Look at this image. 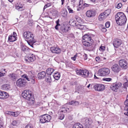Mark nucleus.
Returning a JSON list of instances; mask_svg holds the SVG:
<instances>
[{"label":"nucleus","mask_w":128,"mask_h":128,"mask_svg":"<svg viewBox=\"0 0 128 128\" xmlns=\"http://www.w3.org/2000/svg\"><path fill=\"white\" fill-rule=\"evenodd\" d=\"M83 45L88 47V50L89 51L93 50L94 49V45L93 44V40L91 38L90 35L85 34L82 37Z\"/></svg>","instance_id":"nucleus-1"},{"label":"nucleus","mask_w":128,"mask_h":128,"mask_svg":"<svg viewBox=\"0 0 128 128\" xmlns=\"http://www.w3.org/2000/svg\"><path fill=\"white\" fill-rule=\"evenodd\" d=\"M115 18L117 23L120 26L125 24L127 20L126 16L122 12L117 13L115 16Z\"/></svg>","instance_id":"nucleus-2"},{"label":"nucleus","mask_w":128,"mask_h":128,"mask_svg":"<svg viewBox=\"0 0 128 128\" xmlns=\"http://www.w3.org/2000/svg\"><path fill=\"white\" fill-rule=\"evenodd\" d=\"M22 96L23 97L28 100V103L30 105L34 104V98L32 95L31 92L30 90H25L22 93Z\"/></svg>","instance_id":"nucleus-3"},{"label":"nucleus","mask_w":128,"mask_h":128,"mask_svg":"<svg viewBox=\"0 0 128 128\" xmlns=\"http://www.w3.org/2000/svg\"><path fill=\"white\" fill-rule=\"evenodd\" d=\"M23 36L28 44L34 48L33 44L35 42L34 40V36L32 33L29 31H26L24 32Z\"/></svg>","instance_id":"nucleus-4"},{"label":"nucleus","mask_w":128,"mask_h":128,"mask_svg":"<svg viewBox=\"0 0 128 128\" xmlns=\"http://www.w3.org/2000/svg\"><path fill=\"white\" fill-rule=\"evenodd\" d=\"M76 72L78 74L82 75L84 77L90 78L93 75L92 73H89L88 71L86 70H76Z\"/></svg>","instance_id":"nucleus-5"},{"label":"nucleus","mask_w":128,"mask_h":128,"mask_svg":"<svg viewBox=\"0 0 128 128\" xmlns=\"http://www.w3.org/2000/svg\"><path fill=\"white\" fill-rule=\"evenodd\" d=\"M110 73V70L109 68H104L99 69L98 74L101 76H105L108 75Z\"/></svg>","instance_id":"nucleus-6"},{"label":"nucleus","mask_w":128,"mask_h":128,"mask_svg":"<svg viewBox=\"0 0 128 128\" xmlns=\"http://www.w3.org/2000/svg\"><path fill=\"white\" fill-rule=\"evenodd\" d=\"M40 122L41 123H44L49 122L51 118L49 115L46 114L42 115L40 117Z\"/></svg>","instance_id":"nucleus-7"},{"label":"nucleus","mask_w":128,"mask_h":128,"mask_svg":"<svg viewBox=\"0 0 128 128\" xmlns=\"http://www.w3.org/2000/svg\"><path fill=\"white\" fill-rule=\"evenodd\" d=\"M22 77L28 81H31V83L33 84L35 83V80L36 77L33 74L29 76L26 74H24L22 76Z\"/></svg>","instance_id":"nucleus-8"},{"label":"nucleus","mask_w":128,"mask_h":128,"mask_svg":"<svg viewBox=\"0 0 128 128\" xmlns=\"http://www.w3.org/2000/svg\"><path fill=\"white\" fill-rule=\"evenodd\" d=\"M25 78L22 79L20 78L16 82V84L17 86L20 87H24L26 85V81L25 80Z\"/></svg>","instance_id":"nucleus-9"},{"label":"nucleus","mask_w":128,"mask_h":128,"mask_svg":"<svg viewBox=\"0 0 128 128\" xmlns=\"http://www.w3.org/2000/svg\"><path fill=\"white\" fill-rule=\"evenodd\" d=\"M122 84L120 82L112 84L110 86V89L115 92H117L118 90L121 86Z\"/></svg>","instance_id":"nucleus-10"},{"label":"nucleus","mask_w":128,"mask_h":128,"mask_svg":"<svg viewBox=\"0 0 128 128\" xmlns=\"http://www.w3.org/2000/svg\"><path fill=\"white\" fill-rule=\"evenodd\" d=\"M96 11L94 9L88 10L86 11V16L89 18L94 17L96 15Z\"/></svg>","instance_id":"nucleus-11"},{"label":"nucleus","mask_w":128,"mask_h":128,"mask_svg":"<svg viewBox=\"0 0 128 128\" xmlns=\"http://www.w3.org/2000/svg\"><path fill=\"white\" fill-rule=\"evenodd\" d=\"M93 88L96 90L98 91H102L104 89V85L99 84H94Z\"/></svg>","instance_id":"nucleus-12"},{"label":"nucleus","mask_w":128,"mask_h":128,"mask_svg":"<svg viewBox=\"0 0 128 128\" xmlns=\"http://www.w3.org/2000/svg\"><path fill=\"white\" fill-rule=\"evenodd\" d=\"M119 64L120 66L122 68L126 69L128 67V63L124 60H121L119 61Z\"/></svg>","instance_id":"nucleus-13"},{"label":"nucleus","mask_w":128,"mask_h":128,"mask_svg":"<svg viewBox=\"0 0 128 128\" xmlns=\"http://www.w3.org/2000/svg\"><path fill=\"white\" fill-rule=\"evenodd\" d=\"M50 50L53 53L59 54L61 52L60 49L58 47H52L50 48Z\"/></svg>","instance_id":"nucleus-14"},{"label":"nucleus","mask_w":128,"mask_h":128,"mask_svg":"<svg viewBox=\"0 0 128 128\" xmlns=\"http://www.w3.org/2000/svg\"><path fill=\"white\" fill-rule=\"evenodd\" d=\"M124 104L125 106L124 109L125 111L124 114L128 116V94L127 96L126 99L124 102Z\"/></svg>","instance_id":"nucleus-15"},{"label":"nucleus","mask_w":128,"mask_h":128,"mask_svg":"<svg viewBox=\"0 0 128 128\" xmlns=\"http://www.w3.org/2000/svg\"><path fill=\"white\" fill-rule=\"evenodd\" d=\"M36 58L32 54L29 55L28 57L25 59V60L26 62L30 63L31 62H33L35 60Z\"/></svg>","instance_id":"nucleus-16"},{"label":"nucleus","mask_w":128,"mask_h":128,"mask_svg":"<svg viewBox=\"0 0 128 128\" xmlns=\"http://www.w3.org/2000/svg\"><path fill=\"white\" fill-rule=\"evenodd\" d=\"M113 44L114 47L117 48L120 46L122 42L121 40L119 39H115L114 40Z\"/></svg>","instance_id":"nucleus-17"},{"label":"nucleus","mask_w":128,"mask_h":128,"mask_svg":"<svg viewBox=\"0 0 128 128\" xmlns=\"http://www.w3.org/2000/svg\"><path fill=\"white\" fill-rule=\"evenodd\" d=\"M112 70L114 72L118 73L120 70V68L119 65L117 64H115L112 67Z\"/></svg>","instance_id":"nucleus-18"},{"label":"nucleus","mask_w":128,"mask_h":128,"mask_svg":"<svg viewBox=\"0 0 128 128\" xmlns=\"http://www.w3.org/2000/svg\"><path fill=\"white\" fill-rule=\"evenodd\" d=\"M8 97V95L6 92L0 90V98L4 99L7 98Z\"/></svg>","instance_id":"nucleus-19"},{"label":"nucleus","mask_w":128,"mask_h":128,"mask_svg":"<svg viewBox=\"0 0 128 128\" xmlns=\"http://www.w3.org/2000/svg\"><path fill=\"white\" fill-rule=\"evenodd\" d=\"M72 110V108H66L64 107L61 108L59 112L61 113L62 112L65 113L67 112H70Z\"/></svg>","instance_id":"nucleus-20"},{"label":"nucleus","mask_w":128,"mask_h":128,"mask_svg":"<svg viewBox=\"0 0 128 128\" xmlns=\"http://www.w3.org/2000/svg\"><path fill=\"white\" fill-rule=\"evenodd\" d=\"M92 122L91 120L90 119L88 118H87L86 119L85 121L84 126L86 128H88Z\"/></svg>","instance_id":"nucleus-21"},{"label":"nucleus","mask_w":128,"mask_h":128,"mask_svg":"<svg viewBox=\"0 0 128 128\" xmlns=\"http://www.w3.org/2000/svg\"><path fill=\"white\" fill-rule=\"evenodd\" d=\"M46 75V74L45 72L42 71L40 72L38 74V78L39 79H42L44 78Z\"/></svg>","instance_id":"nucleus-22"},{"label":"nucleus","mask_w":128,"mask_h":128,"mask_svg":"<svg viewBox=\"0 0 128 128\" xmlns=\"http://www.w3.org/2000/svg\"><path fill=\"white\" fill-rule=\"evenodd\" d=\"M123 80L124 82L123 85L126 89L128 87V78L126 76H124L123 78Z\"/></svg>","instance_id":"nucleus-23"},{"label":"nucleus","mask_w":128,"mask_h":128,"mask_svg":"<svg viewBox=\"0 0 128 128\" xmlns=\"http://www.w3.org/2000/svg\"><path fill=\"white\" fill-rule=\"evenodd\" d=\"M10 85L8 84H4L1 87L2 89L4 90H10Z\"/></svg>","instance_id":"nucleus-24"},{"label":"nucleus","mask_w":128,"mask_h":128,"mask_svg":"<svg viewBox=\"0 0 128 128\" xmlns=\"http://www.w3.org/2000/svg\"><path fill=\"white\" fill-rule=\"evenodd\" d=\"M107 16L103 12L101 13L98 16V19L102 21L105 19Z\"/></svg>","instance_id":"nucleus-25"},{"label":"nucleus","mask_w":128,"mask_h":128,"mask_svg":"<svg viewBox=\"0 0 128 128\" xmlns=\"http://www.w3.org/2000/svg\"><path fill=\"white\" fill-rule=\"evenodd\" d=\"M21 50L26 53L28 52L29 49L26 46L22 45L21 46Z\"/></svg>","instance_id":"nucleus-26"},{"label":"nucleus","mask_w":128,"mask_h":128,"mask_svg":"<svg viewBox=\"0 0 128 128\" xmlns=\"http://www.w3.org/2000/svg\"><path fill=\"white\" fill-rule=\"evenodd\" d=\"M69 23L71 26H77V25L76 24V21L74 20L73 19H71L70 20L69 22Z\"/></svg>","instance_id":"nucleus-27"},{"label":"nucleus","mask_w":128,"mask_h":128,"mask_svg":"<svg viewBox=\"0 0 128 128\" xmlns=\"http://www.w3.org/2000/svg\"><path fill=\"white\" fill-rule=\"evenodd\" d=\"M54 71V70L52 68H49L47 69L46 71L47 74L50 76Z\"/></svg>","instance_id":"nucleus-28"},{"label":"nucleus","mask_w":128,"mask_h":128,"mask_svg":"<svg viewBox=\"0 0 128 128\" xmlns=\"http://www.w3.org/2000/svg\"><path fill=\"white\" fill-rule=\"evenodd\" d=\"M8 40L10 42H13L17 40V38H15L11 35L9 36Z\"/></svg>","instance_id":"nucleus-29"},{"label":"nucleus","mask_w":128,"mask_h":128,"mask_svg":"<svg viewBox=\"0 0 128 128\" xmlns=\"http://www.w3.org/2000/svg\"><path fill=\"white\" fill-rule=\"evenodd\" d=\"M8 76L12 80H15L16 78V75L14 74H10L8 75Z\"/></svg>","instance_id":"nucleus-30"},{"label":"nucleus","mask_w":128,"mask_h":128,"mask_svg":"<svg viewBox=\"0 0 128 128\" xmlns=\"http://www.w3.org/2000/svg\"><path fill=\"white\" fill-rule=\"evenodd\" d=\"M61 14L64 17H66L68 14V12L66 10H64L61 12Z\"/></svg>","instance_id":"nucleus-31"},{"label":"nucleus","mask_w":128,"mask_h":128,"mask_svg":"<svg viewBox=\"0 0 128 128\" xmlns=\"http://www.w3.org/2000/svg\"><path fill=\"white\" fill-rule=\"evenodd\" d=\"M77 26L78 28L81 30H85L86 28V26L80 24H78Z\"/></svg>","instance_id":"nucleus-32"},{"label":"nucleus","mask_w":128,"mask_h":128,"mask_svg":"<svg viewBox=\"0 0 128 128\" xmlns=\"http://www.w3.org/2000/svg\"><path fill=\"white\" fill-rule=\"evenodd\" d=\"M81 56V54H80L76 53V54L73 57H72L71 59L74 61H75L76 58L78 59L79 57Z\"/></svg>","instance_id":"nucleus-33"},{"label":"nucleus","mask_w":128,"mask_h":128,"mask_svg":"<svg viewBox=\"0 0 128 128\" xmlns=\"http://www.w3.org/2000/svg\"><path fill=\"white\" fill-rule=\"evenodd\" d=\"M83 126L80 123H78L74 124L72 128H83Z\"/></svg>","instance_id":"nucleus-34"},{"label":"nucleus","mask_w":128,"mask_h":128,"mask_svg":"<svg viewBox=\"0 0 128 128\" xmlns=\"http://www.w3.org/2000/svg\"><path fill=\"white\" fill-rule=\"evenodd\" d=\"M53 77L54 79L56 80L59 79L60 77V74L58 73H54V75H53Z\"/></svg>","instance_id":"nucleus-35"},{"label":"nucleus","mask_w":128,"mask_h":128,"mask_svg":"<svg viewBox=\"0 0 128 128\" xmlns=\"http://www.w3.org/2000/svg\"><path fill=\"white\" fill-rule=\"evenodd\" d=\"M45 80L48 83H50L52 81L50 76L49 75L48 76H47L46 77Z\"/></svg>","instance_id":"nucleus-36"},{"label":"nucleus","mask_w":128,"mask_h":128,"mask_svg":"<svg viewBox=\"0 0 128 128\" xmlns=\"http://www.w3.org/2000/svg\"><path fill=\"white\" fill-rule=\"evenodd\" d=\"M16 8L18 10L21 11L24 9L22 5L20 6L18 5H16Z\"/></svg>","instance_id":"nucleus-37"},{"label":"nucleus","mask_w":128,"mask_h":128,"mask_svg":"<svg viewBox=\"0 0 128 128\" xmlns=\"http://www.w3.org/2000/svg\"><path fill=\"white\" fill-rule=\"evenodd\" d=\"M76 89L78 91H81L84 89V87L82 86L79 85L76 88Z\"/></svg>","instance_id":"nucleus-38"},{"label":"nucleus","mask_w":128,"mask_h":128,"mask_svg":"<svg viewBox=\"0 0 128 128\" xmlns=\"http://www.w3.org/2000/svg\"><path fill=\"white\" fill-rule=\"evenodd\" d=\"M111 12V10L110 9H108L104 12L103 13L104 14L107 16H108L110 13Z\"/></svg>","instance_id":"nucleus-39"},{"label":"nucleus","mask_w":128,"mask_h":128,"mask_svg":"<svg viewBox=\"0 0 128 128\" xmlns=\"http://www.w3.org/2000/svg\"><path fill=\"white\" fill-rule=\"evenodd\" d=\"M33 126L32 124H29L26 125L25 127V128H33Z\"/></svg>","instance_id":"nucleus-40"},{"label":"nucleus","mask_w":128,"mask_h":128,"mask_svg":"<svg viewBox=\"0 0 128 128\" xmlns=\"http://www.w3.org/2000/svg\"><path fill=\"white\" fill-rule=\"evenodd\" d=\"M60 30L62 31V32L63 33L66 32L67 31V30L66 29V28L64 27H62L60 28Z\"/></svg>","instance_id":"nucleus-41"},{"label":"nucleus","mask_w":128,"mask_h":128,"mask_svg":"<svg viewBox=\"0 0 128 128\" xmlns=\"http://www.w3.org/2000/svg\"><path fill=\"white\" fill-rule=\"evenodd\" d=\"M67 8L68 9L70 13H72L74 12L73 10L69 6H68Z\"/></svg>","instance_id":"nucleus-42"},{"label":"nucleus","mask_w":128,"mask_h":128,"mask_svg":"<svg viewBox=\"0 0 128 128\" xmlns=\"http://www.w3.org/2000/svg\"><path fill=\"white\" fill-rule=\"evenodd\" d=\"M75 18L78 22L80 23L81 22V20L80 18L78 16H75Z\"/></svg>","instance_id":"nucleus-43"},{"label":"nucleus","mask_w":128,"mask_h":128,"mask_svg":"<svg viewBox=\"0 0 128 128\" xmlns=\"http://www.w3.org/2000/svg\"><path fill=\"white\" fill-rule=\"evenodd\" d=\"M103 80H104L108 82H110L112 80V78H103Z\"/></svg>","instance_id":"nucleus-44"},{"label":"nucleus","mask_w":128,"mask_h":128,"mask_svg":"<svg viewBox=\"0 0 128 128\" xmlns=\"http://www.w3.org/2000/svg\"><path fill=\"white\" fill-rule=\"evenodd\" d=\"M110 23L109 22H106L105 24V26L106 28H108L110 26Z\"/></svg>","instance_id":"nucleus-45"},{"label":"nucleus","mask_w":128,"mask_h":128,"mask_svg":"<svg viewBox=\"0 0 128 128\" xmlns=\"http://www.w3.org/2000/svg\"><path fill=\"white\" fill-rule=\"evenodd\" d=\"M1 6L3 7H6V5L5 4L4 2L2 1H1Z\"/></svg>","instance_id":"nucleus-46"},{"label":"nucleus","mask_w":128,"mask_h":128,"mask_svg":"<svg viewBox=\"0 0 128 128\" xmlns=\"http://www.w3.org/2000/svg\"><path fill=\"white\" fill-rule=\"evenodd\" d=\"M6 75V73L0 72V78Z\"/></svg>","instance_id":"nucleus-47"},{"label":"nucleus","mask_w":128,"mask_h":128,"mask_svg":"<svg viewBox=\"0 0 128 128\" xmlns=\"http://www.w3.org/2000/svg\"><path fill=\"white\" fill-rule=\"evenodd\" d=\"M122 4L121 3H119L118 4L117 6V8L119 9L121 7H122Z\"/></svg>","instance_id":"nucleus-48"},{"label":"nucleus","mask_w":128,"mask_h":128,"mask_svg":"<svg viewBox=\"0 0 128 128\" xmlns=\"http://www.w3.org/2000/svg\"><path fill=\"white\" fill-rule=\"evenodd\" d=\"M64 114H62L59 116L60 119L61 120H62L64 118Z\"/></svg>","instance_id":"nucleus-49"},{"label":"nucleus","mask_w":128,"mask_h":128,"mask_svg":"<svg viewBox=\"0 0 128 128\" xmlns=\"http://www.w3.org/2000/svg\"><path fill=\"white\" fill-rule=\"evenodd\" d=\"M105 49V47L104 46H100L99 48V50H103Z\"/></svg>","instance_id":"nucleus-50"},{"label":"nucleus","mask_w":128,"mask_h":128,"mask_svg":"<svg viewBox=\"0 0 128 128\" xmlns=\"http://www.w3.org/2000/svg\"><path fill=\"white\" fill-rule=\"evenodd\" d=\"M83 56L84 60H86L88 58L87 55L86 54L84 53V54L83 55Z\"/></svg>","instance_id":"nucleus-51"},{"label":"nucleus","mask_w":128,"mask_h":128,"mask_svg":"<svg viewBox=\"0 0 128 128\" xmlns=\"http://www.w3.org/2000/svg\"><path fill=\"white\" fill-rule=\"evenodd\" d=\"M78 102L77 101H74L73 103V106H77L78 104Z\"/></svg>","instance_id":"nucleus-52"},{"label":"nucleus","mask_w":128,"mask_h":128,"mask_svg":"<svg viewBox=\"0 0 128 128\" xmlns=\"http://www.w3.org/2000/svg\"><path fill=\"white\" fill-rule=\"evenodd\" d=\"M12 124L13 126H16L17 124V122L16 121L14 120L12 122Z\"/></svg>","instance_id":"nucleus-53"},{"label":"nucleus","mask_w":128,"mask_h":128,"mask_svg":"<svg viewBox=\"0 0 128 128\" xmlns=\"http://www.w3.org/2000/svg\"><path fill=\"white\" fill-rule=\"evenodd\" d=\"M96 61L98 62L100 61V58L99 57H96Z\"/></svg>","instance_id":"nucleus-54"},{"label":"nucleus","mask_w":128,"mask_h":128,"mask_svg":"<svg viewBox=\"0 0 128 128\" xmlns=\"http://www.w3.org/2000/svg\"><path fill=\"white\" fill-rule=\"evenodd\" d=\"M14 112H12L9 111L8 112V114L10 115H12L13 116Z\"/></svg>","instance_id":"nucleus-55"},{"label":"nucleus","mask_w":128,"mask_h":128,"mask_svg":"<svg viewBox=\"0 0 128 128\" xmlns=\"http://www.w3.org/2000/svg\"><path fill=\"white\" fill-rule=\"evenodd\" d=\"M124 121L126 123L128 124V119L127 118L125 117L124 118Z\"/></svg>","instance_id":"nucleus-56"},{"label":"nucleus","mask_w":128,"mask_h":128,"mask_svg":"<svg viewBox=\"0 0 128 128\" xmlns=\"http://www.w3.org/2000/svg\"><path fill=\"white\" fill-rule=\"evenodd\" d=\"M60 21V20L59 19H58L57 20L56 22V24L57 25L60 26V24H59V22Z\"/></svg>","instance_id":"nucleus-57"},{"label":"nucleus","mask_w":128,"mask_h":128,"mask_svg":"<svg viewBox=\"0 0 128 128\" xmlns=\"http://www.w3.org/2000/svg\"><path fill=\"white\" fill-rule=\"evenodd\" d=\"M101 30L103 32H106L107 31L106 29L105 28H102Z\"/></svg>","instance_id":"nucleus-58"},{"label":"nucleus","mask_w":128,"mask_h":128,"mask_svg":"<svg viewBox=\"0 0 128 128\" xmlns=\"http://www.w3.org/2000/svg\"><path fill=\"white\" fill-rule=\"evenodd\" d=\"M12 36H13L15 38H17L16 37V34L15 32H13V34L12 35Z\"/></svg>","instance_id":"nucleus-59"},{"label":"nucleus","mask_w":128,"mask_h":128,"mask_svg":"<svg viewBox=\"0 0 128 128\" xmlns=\"http://www.w3.org/2000/svg\"><path fill=\"white\" fill-rule=\"evenodd\" d=\"M52 11L54 12V14L55 15L57 14L58 12L56 10H53Z\"/></svg>","instance_id":"nucleus-60"},{"label":"nucleus","mask_w":128,"mask_h":128,"mask_svg":"<svg viewBox=\"0 0 128 128\" xmlns=\"http://www.w3.org/2000/svg\"><path fill=\"white\" fill-rule=\"evenodd\" d=\"M6 70L5 69H2L0 70V72H3L4 71H5V72H7L6 71Z\"/></svg>","instance_id":"nucleus-61"},{"label":"nucleus","mask_w":128,"mask_h":128,"mask_svg":"<svg viewBox=\"0 0 128 128\" xmlns=\"http://www.w3.org/2000/svg\"><path fill=\"white\" fill-rule=\"evenodd\" d=\"M69 36L71 38H73L74 36V35L72 33H71L69 35Z\"/></svg>","instance_id":"nucleus-62"},{"label":"nucleus","mask_w":128,"mask_h":128,"mask_svg":"<svg viewBox=\"0 0 128 128\" xmlns=\"http://www.w3.org/2000/svg\"><path fill=\"white\" fill-rule=\"evenodd\" d=\"M18 116V114L16 112H14L13 116L16 117Z\"/></svg>","instance_id":"nucleus-63"},{"label":"nucleus","mask_w":128,"mask_h":128,"mask_svg":"<svg viewBox=\"0 0 128 128\" xmlns=\"http://www.w3.org/2000/svg\"><path fill=\"white\" fill-rule=\"evenodd\" d=\"M74 101H72L71 102H70L69 103V104L70 105H73Z\"/></svg>","instance_id":"nucleus-64"}]
</instances>
